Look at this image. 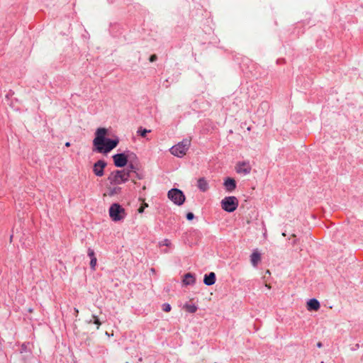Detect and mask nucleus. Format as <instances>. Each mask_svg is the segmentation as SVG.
<instances>
[{
	"label": "nucleus",
	"mask_w": 363,
	"mask_h": 363,
	"mask_svg": "<svg viewBox=\"0 0 363 363\" xmlns=\"http://www.w3.org/2000/svg\"><path fill=\"white\" fill-rule=\"evenodd\" d=\"M130 173V171L126 169L113 171L108 175V181L112 186H118L128 180Z\"/></svg>",
	"instance_id": "1"
},
{
	"label": "nucleus",
	"mask_w": 363,
	"mask_h": 363,
	"mask_svg": "<svg viewBox=\"0 0 363 363\" xmlns=\"http://www.w3.org/2000/svg\"><path fill=\"white\" fill-rule=\"evenodd\" d=\"M108 214L113 222L122 221L127 216L125 208L117 203L111 205L108 209Z\"/></svg>",
	"instance_id": "2"
},
{
	"label": "nucleus",
	"mask_w": 363,
	"mask_h": 363,
	"mask_svg": "<svg viewBox=\"0 0 363 363\" xmlns=\"http://www.w3.org/2000/svg\"><path fill=\"white\" fill-rule=\"evenodd\" d=\"M190 145L191 140L189 139H184L182 142H179L177 145L172 146L169 151L174 156L182 157L186 154Z\"/></svg>",
	"instance_id": "3"
},
{
	"label": "nucleus",
	"mask_w": 363,
	"mask_h": 363,
	"mask_svg": "<svg viewBox=\"0 0 363 363\" xmlns=\"http://www.w3.org/2000/svg\"><path fill=\"white\" fill-rule=\"evenodd\" d=\"M108 135V130L105 128H99L95 133V138L93 140V145L96 150H101L102 145H104L106 137Z\"/></svg>",
	"instance_id": "4"
},
{
	"label": "nucleus",
	"mask_w": 363,
	"mask_h": 363,
	"mask_svg": "<svg viewBox=\"0 0 363 363\" xmlns=\"http://www.w3.org/2000/svg\"><path fill=\"white\" fill-rule=\"evenodd\" d=\"M220 205L225 211L232 213L238 207L239 201L235 196H226L221 200Z\"/></svg>",
	"instance_id": "5"
},
{
	"label": "nucleus",
	"mask_w": 363,
	"mask_h": 363,
	"mask_svg": "<svg viewBox=\"0 0 363 363\" xmlns=\"http://www.w3.org/2000/svg\"><path fill=\"white\" fill-rule=\"evenodd\" d=\"M167 197L177 206L182 205L186 199L184 193L178 189H172L169 190L167 193Z\"/></svg>",
	"instance_id": "6"
},
{
	"label": "nucleus",
	"mask_w": 363,
	"mask_h": 363,
	"mask_svg": "<svg viewBox=\"0 0 363 363\" xmlns=\"http://www.w3.org/2000/svg\"><path fill=\"white\" fill-rule=\"evenodd\" d=\"M236 173L247 176L251 173L252 165L249 161H240L235 166Z\"/></svg>",
	"instance_id": "7"
},
{
	"label": "nucleus",
	"mask_w": 363,
	"mask_h": 363,
	"mask_svg": "<svg viewBox=\"0 0 363 363\" xmlns=\"http://www.w3.org/2000/svg\"><path fill=\"white\" fill-rule=\"evenodd\" d=\"M118 143L119 140L118 138L113 140L106 139L104 145H102V150L96 151L101 153H108L114 149L118 145Z\"/></svg>",
	"instance_id": "8"
},
{
	"label": "nucleus",
	"mask_w": 363,
	"mask_h": 363,
	"mask_svg": "<svg viewBox=\"0 0 363 363\" xmlns=\"http://www.w3.org/2000/svg\"><path fill=\"white\" fill-rule=\"evenodd\" d=\"M114 165L117 167H123L128 163V156L125 153H118L113 157Z\"/></svg>",
	"instance_id": "9"
},
{
	"label": "nucleus",
	"mask_w": 363,
	"mask_h": 363,
	"mask_svg": "<svg viewBox=\"0 0 363 363\" xmlns=\"http://www.w3.org/2000/svg\"><path fill=\"white\" fill-rule=\"evenodd\" d=\"M106 166V162L104 160H99L94 164L93 167V172L97 177H102L104 175V168Z\"/></svg>",
	"instance_id": "10"
},
{
	"label": "nucleus",
	"mask_w": 363,
	"mask_h": 363,
	"mask_svg": "<svg viewBox=\"0 0 363 363\" xmlns=\"http://www.w3.org/2000/svg\"><path fill=\"white\" fill-rule=\"evenodd\" d=\"M223 186L228 192L233 191L236 188V182L234 179L228 177L225 179Z\"/></svg>",
	"instance_id": "11"
},
{
	"label": "nucleus",
	"mask_w": 363,
	"mask_h": 363,
	"mask_svg": "<svg viewBox=\"0 0 363 363\" xmlns=\"http://www.w3.org/2000/svg\"><path fill=\"white\" fill-rule=\"evenodd\" d=\"M84 323L86 325L94 324L96 325V330H99L102 325V322L100 320L99 318L96 315H91V318H87L84 320Z\"/></svg>",
	"instance_id": "12"
},
{
	"label": "nucleus",
	"mask_w": 363,
	"mask_h": 363,
	"mask_svg": "<svg viewBox=\"0 0 363 363\" xmlns=\"http://www.w3.org/2000/svg\"><path fill=\"white\" fill-rule=\"evenodd\" d=\"M197 187L202 191L206 192L209 189V184L208 180L204 177H201L197 180Z\"/></svg>",
	"instance_id": "13"
},
{
	"label": "nucleus",
	"mask_w": 363,
	"mask_h": 363,
	"mask_svg": "<svg viewBox=\"0 0 363 363\" xmlns=\"http://www.w3.org/2000/svg\"><path fill=\"white\" fill-rule=\"evenodd\" d=\"M320 307L319 301L315 298H311L307 301L306 308L309 311H317Z\"/></svg>",
	"instance_id": "14"
},
{
	"label": "nucleus",
	"mask_w": 363,
	"mask_h": 363,
	"mask_svg": "<svg viewBox=\"0 0 363 363\" xmlns=\"http://www.w3.org/2000/svg\"><path fill=\"white\" fill-rule=\"evenodd\" d=\"M107 193L104 194V196L108 195L109 196H113L121 193V188L118 186H112L110 184V186L107 187Z\"/></svg>",
	"instance_id": "15"
},
{
	"label": "nucleus",
	"mask_w": 363,
	"mask_h": 363,
	"mask_svg": "<svg viewBox=\"0 0 363 363\" xmlns=\"http://www.w3.org/2000/svg\"><path fill=\"white\" fill-rule=\"evenodd\" d=\"M261 260V255L257 251H254L250 256V262L254 267H256Z\"/></svg>",
	"instance_id": "16"
},
{
	"label": "nucleus",
	"mask_w": 363,
	"mask_h": 363,
	"mask_svg": "<svg viewBox=\"0 0 363 363\" xmlns=\"http://www.w3.org/2000/svg\"><path fill=\"white\" fill-rule=\"evenodd\" d=\"M203 282L207 286H211L216 282V274L214 272H211L208 275H205Z\"/></svg>",
	"instance_id": "17"
},
{
	"label": "nucleus",
	"mask_w": 363,
	"mask_h": 363,
	"mask_svg": "<svg viewBox=\"0 0 363 363\" xmlns=\"http://www.w3.org/2000/svg\"><path fill=\"white\" fill-rule=\"evenodd\" d=\"M195 277L191 273H187L184 276L182 282L184 285H193L195 283Z\"/></svg>",
	"instance_id": "18"
},
{
	"label": "nucleus",
	"mask_w": 363,
	"mask_h": 363,
	"mask_svg": "<svg viewBox=\"0 0 363 363\" xmlns=\"http://www.w3.org/2000/svg\"><path fill=\"white\" fill-rule=\"evenodd\" d=\"M183 308L191 313H194L197 311V306L194 304L185 303Z\"/></svg>",
	"instance_id": "19"
},
{
	"label": "nucleus",
	"mask_w": 363,
	"mask_h": 363,
	"mask_svg": "<svg viewBox=\"0 0 363 363\" xmlns=\"http://www.w3.org/2000/svg\"><path fill=\"white\" fill-rule=\"evenodd\" d=\"M159 246H166V247H171L172 246V242L169 239H164L159 242Z\"/></svg>",
	"instance_id": "20"
},
{
	"label": "nucleus",
	"mask_w": 363,
	"mask_h": 363,
	"mask_svg": "<svg viewBox=\"0 0 363 363\" xmlns=\"http://www.w3.org/2000/svg\"><path fill=\"white\" fill-rule=\"evenodd\" d=\"M150 130H147V129H142V128H140L138 129V133L140 134L142 137H145L146 136V134L147 133H150Z\"/></svg>",
	"instance_id": "21"
},
{
	"label": "nucleus",
	"mask_w": 363,
	"mask_h": 363,
	"mask_svg": "<svg viewBox=\"0 0 363 363\" xmlns=\"http://www.w3.org/2000/svg\"><path fill=\"white\" fill-rule=\"evenodd\" d=\"M96 263H97V259L96 257L91 259L90 267L93 271H94L96 269Z\"/></svg>",
	"instance_id": "22"
},
{
	"label": "nucleus",
	"mask_w": 363,
	"mask_h": 363,
	"mask_svg": "<svg viewBox=\"0 0 363 363\" xmlns=\"http://www.w3.org/2000/svg\"><path fill=\"white\" fill-rule=\"evenodd\" d=\"M148 207V204L147 203H143L140 207L138 208V213H143L145 211V208H147Z\"/></svg>",
	"instance_id": "23"
},
{
	"label": "nucleus",
	"mask_w": 363,
	"mask_h": 363,
	"mask_svg": "<svg viewBox=\"0 0 363 363\" xmlns=\"http://www.w3.org/2000/svg\"><path fill=\"white\" fill-rule=\"evenodd\" d=\"M171 306L169 303H164L162 306V309L165 312H169L171 311Z\"/></svg>",
	"instance_id": "24"
},
{
	"label": "nucleus",
	"mask_w": 363,
	"mask_h": 363,
	"mask_svg": "<svg viewBox=\"0 0 363 363\" xmlns=\"http://www.w3.org/2000/svg\"><path fill=\"white\" fill-rule=\"evenodd\" d=\"M88 255H89V257H90L91 259L96 257H95V254H94V251L92 249H89L88 250Z\"/></svg>",
	"instance_id": "25"
},
{
	"label": "nucleus",
	"mask_w": 363,
	"mask_h": 363,
	"mask_svg": "<svg viewBox=\"0 0 363 363\" xmlns=\"http://www.w3.org/2000/svg\"><path fill=\"white\" fill-rule=\"evenodd\" d=\"M194 213H193L189 212V213H188L186 214V218H187L189 220H193V219H194Z\"/></svg>",
	"instance_id": "26"
},
{
	"label": "nucleus",
	"mask_w": 363,
	"mask_h": 363,
	"mask_svg": "<svg viewBox=\"0 0 363 363\" xmlns=\"http://www.w3.org/2000/svg\"><path fill=\"white\" fill-rule=\"evenodd\" d=\"M157 60V56L155 55H152L150 57V62H153Z\"/></svg>",
	"instance_id": "27"
},
{
	"label": "nucleus",
	"mask_w": 363,
	"mask_h": 363,
	"mask_svg": "<svg viewBox=\"0 0 363 363\" xmlns=\"http://www.w3.org/2000/svg\"><path fill=\"white\" fill-rule=\"evenodd\" d=\"M65 146H66V147H69V146H70V143H69V142H67V143H65Z\"/></svg>",
	"instance_id": "28"
},
{
	"label": "nucleus",
	"mask_w": 363,
	"mask_h": 363,
	"mask_svg": "<svg viewBox=\"0 0 363 363\" xmlns=\"http://www.w3.org/2000/svg\"><path fill=\"white\" fill-rule=\"evenodd\" d=\"M28 311L29 313H33V308H30L28 309Z\"/></svg>",
	"instance_id": "29"
},
{
	"label": "nucleus",
	"mask_w": 363,
	"mask_h": 363,
	"mask_svg": "<svg viewBox=\"0 0 363 363\" xmlns=\"http://www.w3.org/2000/svg\"><path fill=\"white\" fill-rule=\"evenodd\" d=\"M74 311L77 313V315L79 313V310L77 308H74Z\"/></svg>",
	"instance_id": "30"
},
{
	"label": "nucleus",
	"mask_w": 363,
	"mask_h": 363,
	"mask_svg": "<svg viewBox=\"0 0 363 363\" xmlns=\"http://www.w3.org/2000/svg\"><path fill=\"white\" fill-rule=\"evenodd\" d=\"M265 286H266V287H267V288H268V289H271V286H270V285H269V284H266Z\"/></svg>",
	"instance_id": "31"
},
{
	"label": "nucleus",
	"mask_w": 363,
	"mask_h": 363,
	"mask_svg": "<svg viewBox=\"0 0 363 363\" xmlns=\"http://www.w3.org/2000/svg\"><path fill=\"white\" fill-rule=\"evenodd\" d=\"M105 335H107V336H110V335L108 334V332H106Z\"/></svg>",
	"instance_id": "32"
},
{
	"label": "nucleus",
	"mask_w": 363,
	"mask_h": 363,
	"mask_svg": "<svg viewBox=\"0 0 363 363\" xmlns=\"http://www.w3.org/2000/svg\"><path fill=\"white\" fill-rule=\"evenodd\" d=\"M139 179H142V177L139 175L137 176Z\"/></svg>",
	"instance_id": "33"
},
{
	"label": "nucleus",
	"mask_w": 363,
	"mask_h": 363,
	"mask_svg": "<svg viewBox=\"0 0 363 363\" xmlns=\"http://www.w3.org/2000/svg\"><path fill=\"white\" fill-rule=\"evenodd\" d=\"M291 236H292V238H294V237H296L295 234H293Z\"/></svg>",
	"instance_id": "34"
},
{
	"label": "nucleus",
	"mask_w": 363,
	"mask_h": 363,
	"mask_svg": "<svg viewBox=\"0 0 363 363\" xmlns=\"http://www.w3.org/2000/svg\"><path fill=\"white\" fill-rule=\"evenodd\" d=\"M291 236H292V238H294V237H296L295 234H293Z\"/></svg>",
	"instance_id": "35"
},
{
	"label": "nucleus",
	"mask_w": 363,
	"mask_h": 363,
	"mask_svg": "<svg viewBox=\"0 0 363 363\" xmlns=\"http://www.w3.org/2000/svg\"><path fill=\"white\" fill-rule=\"evenodd\" d=\"M145 189H146V187H145V186H144L143 187V190H145Z\"/></svg>",
	"instance_id": "36"
},
{
	"label": "nucleus",
	"mask_w": 363,
	"mask_h": 363,
	"mask_svg": "<svg viewBox=\"0 0 363 363\" xmlns=\"http://www.w3.org/2000/svg\"><path fill=\"white\" fill-rule=\"evenodd\" d=\"M282 236H286V234L284 233H283Z\"/></svg>",
	"instance_id": "37"
}]
</instances>
